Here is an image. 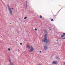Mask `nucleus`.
Instances as JSON below:
<instances>
[{
	"instance_id": "1",
	"label": "nucleus",
	"mask_w": 65,
	"mask_h": 65,
	"mask_svg": "<svg viewBox=\"0 0 65 65\" xmlns=\"http://www.w3.org/2000/svg\"><path fill=\"white\" fill-rule=\"evenodd\" d=\"M42 41L43 42H46V43H48L49 42V40H47V35L46 34L44 35V39L42 40Z\"/></svg>"
},
{
	"instance_id": "2",
	"label": "nucleus",
	"mask_w": 65,
	"mask_h": 65,
	"mask_svg": "<svg viewBox=\"0 0 65 65\" xmlns=\"http://www.w3.org/2000/svg\"><path fill=\"white\" fill-rule=\"evenodd\" d=\"M7 6L8 9L9 10V13L11 15H12V10L10 8H9V6L8 5H7Z\"/></svg>"
},
{
	"instance_id": "3",
	"label": "nucleus",
	"mask_w": 65,
	"mask_h": 65,
	"mask_svg": "<svg viewBox=\"0 0 65 65\" xmlns=\"http://www.w3.org/2000/svg\"><path fill=\"white\" fill-rule=\"evenodd\" d=\"M34 51V49H33V48L32 46H31V49L30 50H29L28 51V52H33Z\"/></svg>"
},
{
	"instance_id": "4",
	"label": "nucleus",
	"mask_w": 65,
	"mask_h": 65,
	"mask_svg": "<svg viewBox=\"0 0 65 65\" xmlns=\"http://www.w3.org/2000/svg\"><path fill=\"white\" fill-rule=\"evenodd\" d=\"M52 63L54 64H57V61H53L52 62Z\"/></svg>"
},
{
	"instance_id": "5",
	"label": "nucleus",
	"mask_w": 65,
	"mask_h": 65,
	"mask_svg": "<svg viewBox=\"0 0 65 65\" xmlns=\"http://www.w3.org/2000/svg\"><path fill=\"white\" fill-rule=\"evenodd\" d=\"M63 35H62L61 36V37H64V36H65V33H63Z\"/></svg>"
},
{
	"instance_id": "6",
	"label": "nucleus",
	"mask_w": 65,
	"mask_h": 65,
	"mask_svg": "<svg viewBox=\"0 0 65 65\" xmlns=\"http://www.w3.org/2000/svg\"><path fill=\"white\" fill-rule=\"evenodd\" d=\"M27 47L28 48H30V46L29 45H27Z\"/></svg>"
},
{
	"instance_id": "7",
	"label": "nucleus",
	"mask_w": 65,
	"mask_h": 65,
	"mask_svg": "<svg viewBox=\"0 0 65 65\" xmlns=\"http://www.w3.org/2000/svg\"><path fill=\"white\" fill-rule=\"evenodd\" d=\"M44 48H45V50H47V46H45L44 47Z\"/></svg>"
},
{
	"instance_id": "8",
	"label": "nucleus",
	"mask_w": 65,
	"mask_h": 65,
	"mask_svg": "<svg viewBox=\"0 0 65 65\" xmlns=\"http://www.w3.org/2000/svg\"><path fill=\"white\" fill-rule=\"evenodd\" d=\"M9 65H14V64L12 63H10Z\"/></svg>"
},
{
	"instance_id": "9",
	"label": "nucleus",
	"mask_w": 65,
	"mask_h": 65,
	"mask_svg": "<svg viewBox=\"0 0 65 65\" xmlns=\"http://www.w3.org/2000/svg\"><path fill=\"white\" fill-rule=\"evenodd\" d=\"M27 17H25V18H24V20H26V19H27Z\"/></svg>"
},
{
	"instance_id": "10",
	"label": "nucleus",
	"mask_w": 65,
	"mask_h": 65,
	"mask_svg": "<svg viewBox=\"0 0 65 65\" xmlns=\"http://www.w3.org/2000/svg\"><path fill=\"white\" fill-rule=\"evenodd\" d=\"M27 8V3H26V8Z\"/></svg>"
},
{
	"instance_id": "11",
	"label": "nucleus",
	"mask_w": 65,
	"mask_h": 65,
	"mask_svg": "<svg viewBox=\"0 0 65 65\" xmlns=\"http://www.w3.org/2000/svg\"><path fill=\"white\" fill-rule=\"evenodd\" d=\"M56 59H59V58H58V57H56Z\"/></svg>"
},
{
	"instance_id": "12",
	"label": "nucleus",
	"mask_w": 65,
	"mask_h": 65,
	"mask_svg": "<svg viewBox=\"0 0 65 65\" xmlns=\"http://www.w3.org/2000/svg\"><path fill=\"white\" fill-rule=\"evenodd\" d=\"M51 21H52V22H53V21H54V20L53 19H52L51 20Z\"/></svg>"
},
{
	"instance_id": "13",
	"label": "nucleus",
	"mask_w": 65,
	"mask_h": 65,
	"mask_svg": "<svg viewBox=\"0 0 65 65\" xmlns=\"http://www.w3.org/2000/svg\"><path fill=\"white\" fill-rule=\"evenodd\" d=\"M44 32H45V33H46V30H44Z\"/></svg>"
},
{
	"instance_id": "14",
	"label": "nucleus",
	"mask_w": 65,
	"mask_h": 65,
	"mask_svg": "<svg viewBox=\"0 0 65 65\" xmlns=\"http://www.w3.org/2000/svg\"><path fill=\"white\" fill-rule=\"evenodd\" d=\"M9 62H11V60L10 59H9Z\"/></svg>"
},
{
	"instance_id": "15",
	"label": "nucleus",
	"mask_w": 65,
	"mask_h": 65,
	"mask_svg": "<svg viewBox=\"0 0 65 65\" xmlns=\"http://www.w3.org/2000/svg\"><path fill=\"white\" fill-rule=\"evenodd\" d=\"M40 18H42V16L41 15L40 16Z\"/></svg>"
},
{
	"instance_id": "16",
	"label": "nucleus",
	"mask_w": 65,
	"mask_h": 65,
	"mask_svg": "<svg viewBox=\"0 0 65 65\" xmlns=\"http://www.w3.org/2000/svg\"><path fill=\"white\" fill-rule=\"evenodd\" d=\"M35 31H37V29L36 28L35 29Z\"/></svg>"
},
{
	"instance_id": "17",
	"label": "nucleus",
	"mask_w": 65,
	"mask_h": 65,
	"mask_svg": "<svg viewBox=\"0 0 65 65\" xmlns=\"http://www.w3.org/2000/svg\"><path fill=\"white\" fill-rule=\"evenodd\" d=\"M62 39H65V38H62Z\"/></svg>"
},
{
	"instance_id": "18",
	"label": "nucleus",
	"mask_w": 65,
	"mask_h": 65,
	"mask_svg": "<svg viewBox=\"0 0 65 65\" xmlns=\"http://www.w3.org/2000/svg\"><path fill=\"white\" fill-rule=\"evenodd\" d=\"M20 45H22V43H20Z\"/></svg>"
},
{
	"instance_id": "19",
	"label": "nucleus",
	"mask_w": 65,
	"mask_h": 65,
	"mask_svg": "<svg viewBox=\"0 0 65 65\" xmlns=\"http://www.w3.org/2000/svg\"><path fill=\"white\" fill-rule=\"evenodd\" d=\"M8 51H10V49L9 48L8 49Z\"/></svg>"
},
{
	"instance_id": "20",
	"label": "nucleus",
	"mask_w": 65,
	"mask_h": 65,
	"mask_svg": "<svg viewBox=\"0 0 65 65\" xmlns=\"http://www.w3.org/2000/svg\"><path fill=\"white\" fill-rule=\"evenodd\" d=\"M38 65H41V64H39Z\"/></svg>"
},
{
	"instance_id": "21",
	"label": "nucleus",
	"mask_w": 65,
	"mask_h": 65,
	"mask_svg": "<svg viewBox=\"0 0 65 65\" xmlns=\"http://www.w3.org/2000/svg\"><path fill=\"white\" fill-rule=\"evenodd\" d=\"M40 53H41V51H40Z\"/></svg>"
},
{
	"instance_id": "22",
	"label": "nucleus",
	"mask_w": 65,
	"mask_h": 65,
	"mask_svg": "<svg viewBox=\"0 0 65 65\" xmlns=\"http://www.w3.org/2000/svg\"><path fill=\"white\" fill-rule=\"evenodd\" d=\"M58 40H57V41H58Z\"/></svg>"
},
{
	"instance_id": "23",
	"label": "nucleus",
	"mask_w": 65,
	"mask_h": 65,
	"mask_svg": "<svg viewBox=\"0 0 65 65\" xmlns=\"http://www.w3.org/2000/svg\"><path fill=\"white\" fill-rule=\"evenodd\" d=\"M12 9H13V8H12Z\"/></svg>"
},
{
	"instance_id": "24",
	"label": "nucleus",
	"mask_w": 65,
	"mask_h": 65,
	"mask_svg": "<svg viewBox=\"0 0 65 65\" xmlns=\"http://www.w3.org/2000/svg\"><path fill=\"white\" fill-rule=\"evenodd\" d=\"M10 24H11V23H10Z\"/></svg>"
}]
</instances>
